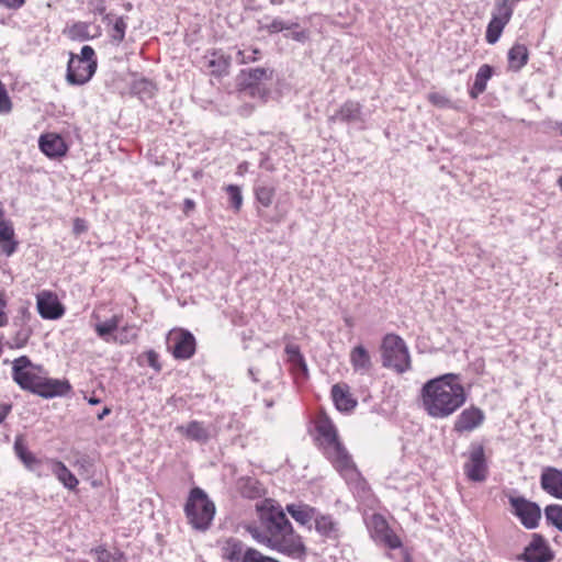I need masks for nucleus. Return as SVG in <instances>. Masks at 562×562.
Instances as JSON below:
<instances>
[{
    "label": "nucleus",
    "mask_w": 562,
    "mask_h": 562,
    "mask_svg": "<svg viewBox=\"0 0 562 562\" xmlns=\"http://www.w3.org/2000/svg\"><path fill=\"white\" fill-rule=\"evenodd\" d=\"M259 525L250 527L249 532L260 543L292 559H302L305 546L292 528L280 505L272 499H263L256 505Z\"/></svg>",
    "instance_id": "nucleus-1"
},
{
    "label": "nucleus",
    "mask_w": 562,
    "mask_h": 562,
    "mask_svg": "<svg viewBox=\"0 0 562 562\" xmlns=\"http://www.w3.org/2000/svg\"><path fill=\"white\" fill-rule=\"evenodd\" d=\"M467 401L459 375L446 373L427 381L420 390L424 411L432 418L442 419L456 413Z\"/></svg>",
    "instance_id": "nucleus-2"
},
{
    "label": "nucleus",
    "mask_w": 562,
    "mask_h": 562,
    "mask_svg": "<svg viewBox=\"0 0 562 562\" xmlns=\"http://www.w3.org/2000/svg\"><path fill=\"white\" fill-rule=\"evenodd\" d=\"M317 430L322 437L324 453L334 468L347 483H360V473L351 456L339 440L335 426L331 423H323Z\"/></svg>",
    "instance_id": "nucleus-3"
},
{
    "label": "nucleus",
    "mask_w": 562,
    "mask_h": 562,
    "mask_svg": "<svg viewBox=\"0 0 562 562\" xmlns=\"http://www.w3.org/2000/svg\"><path fill=\"white\" fill-rule=\"evenodd\" d=\"M184 513L193 529L205 531L214 518L215 505L202 488L194 487L190 491Z\"/></svg>",
    "instance_id": "nucleus-4"
},
{
    "label": "nucleus",
    "mask_w": 562,
    "mask_h": 562,
    "mask_svg": "<svg viewBox=\"0 0 562 562\" xmlns=\"http://www.w3.org/2000/svg\"><path fill=\"white\" fill-rule=\"evenodd\" d=\"M382 364L397 373L411 369V357L405 341L397 335L389 334L382 342Z\"/></svg>",
    "instance_id": "nucleus-5"
},
{
    "label": "nucleus",
    "mask_w": 562,
    "mask_h": 562,
    "mask_svg": "<svg viewBox=\"0 0 562 562\" xmlns=\"http://www.w3.org/2000/svg\"><path fill=\"white\" fill-rule=\"evenodd\" d=\"M97 69L94 50L91 46L85 45L80 55L70 54L67 66V81L70 85H83L88 82Z\"/></svg>",
    "instance_id": "nucleus-6"
},
{
    "label": "nucleus",
    "mask_w": 562,
    "mask_h": 562,
    "mask_svg": "<svg viewBox=\"0 0 562 562\" xmlns=\"http://www.w3.org/2000/svg\"><path fill=\"white\" fill-rule=\"evenodd\" d=\"M43 373H45L44 367L33 363L27 356H21L12 361V380L23 391L33 394Z\"/></svg>",
    "instance_id": "nucleus-7"
},
{
    "label": "nucleus",
    "mask_w": 562,
    "mask_h": 562,
    "mask_svg": "<svg viewBox=\"0 0 562 562\" xmlns=\"http://www.w3.org/2000/svg\"><path fill=\"white\" fill-rule=\"evenodd\" d=\"M222 557L231 562H279L262 555L254 548L245 546L236 538L227 539L222 547Z\"/></svg>",
    "instance_id": "nucleus-8"
},
{
    "label": "nucleus",
    "mask_w": 562,
    "mask_h": 562,
    "mask_svg": "<svg viewBox=\"0 0 562 562\" xmlns=\"http://www.w3.org/2000/svg\"><path fill=\"white\" fill-rule=\"evenodd\" d=\"M513 514L517 516L524 527L535 529L541 518V509L538 504L522 496H509Z\"/></svg>",
    "instance_id": "nucleus-9"
},
{
    "label": "nucleus",
    "mask_w": 562,
    "mask_h": 562,
    "mask_svg": "<svg viewBox=\"0 0 562 562\" xmlns=\"http://www.w3.org/2000/svg\"><path fill=\"white\" fill-rule=\"evenodd\" d=\"M367 525L374 541L380 542L390 549H398L402 547L401 539L390 528L386 519L382 515H372Z\"/></svg>",
    "instance_id": "nucleus-10"
},
{
    "label": "nucleus",
    "mask_w": 562,
    "mask_h": 562,
    "mask_svg": "<svg viewBox=\"0 0 562 562\" xmlns=\"http://www.w3.org/2000/svg\"><path fill=\"white\" fill-rule=\"evenodd\" d=\"M464 474L472 482H484L488 474L484 447L480 443H472L469 451V459L464 463Z\"/></svg>",
    "instance_id": "nucleus-11"
},
{
    "label": "nucleus",
    "mask_w": 562,
    "mask_h": 562,
    "mask_svg": "<svg viewBox=\"0 0 562 562\" xmlns=\"http://www.w3.org/2000/svg\"><path fill=\"white\" fill-rule=\"evenodd\" d=\"M70 391L71 385L68 380L48 378L45 371L33 394L43 398H54L65 396L70 393Z\"/></svg>",
    "instance_id": "nucleus-12"
},
{
    "label": "nucleus",
    "mask_w": 562,
    "mask_h": 562,
    "mask_svg": "<svg viewBox=\"0 0 562 562\" xmlns=\"http://www.w3.org/2000/svg\"><path fill=\"white\" fill-rule=\"evenodd\" d=\"M36 306L44 319H58L65 314V307L50 291H42L36 295Z\"/></svg>",
    "instance_id": "nucleus-13"
},
{
    "label": "nucleus",
    "mask_w": 562,
    "mask_h": 562,
    "mask_svg": "<svg viewBox=\"0 0 562 562\" xmlns=\"http://www.w3.org/2000/svg\"><path fill=\"white\" fill-rule=\"evenodd\" d=\"M172 355L176 359H189L195 351V338L186 330L171 333L169 337Z\"/></svg>",
    "instance_id": "nucleus-14"
},
{
    "label": "nucleus",
    "mask_w": 562,
    "mask_h": 562,
    "mask_svg": "<svg viewBox=\"0 0 562 562\" xmlns=\"http://www.w3.org/2000/svg\"><path fill=\"white\" fill-rule=\"evenodd\" d=\"M484 420V412L476 406H470L458 415L453 423V430L458 434L470 432L479 428Z\"/></svg>",
    "instance_id": "nucleus-15"
},
{
    "label": "nucleus",
    "mask_w": 562,
    "mask_h": 562,
    "mask_svg": "<svg viewBox=\"0 0 562 562\" xmlns=\"http://www.w3.org/2000/svg\"><path fill=\"white\" fill-rule=\"evenodd\" d=\"M518 559L525 562H550L553 559V553L541 536L533 535L531 542Z\"/></svg>",
    "instance_id": "nucleus-16"
},
{
    "label": "nucleus",
    "mask_w": 562,
    "mask_h": 562,
    "mask_svg": "<svg viewBox=\"0 0 562 562\" xmlns=\"http://www.w3.org/2000/svg\"><path fill=\"white\" fill-rule=\"evenodd\" d=\"M14 451L27 470L35 472L38 476L47 475V472L44 471V468H46V459L36 458V456L27 449L20 436L15 438Z\"/></svg>",
    "instance_id": "nucleus-17"
},
{
    "label": "nucleus",
    "mask_w": 562,
    "mask_h": 562,
    "mask_svg": "<svg viewBox=\"0 0 562 562\" xmlns=\"http://www.w3.org/2000/svg\"><path fill=\"white\" fill-rule=\"evenodd\" d=\"M328 121H340L344 123H364L366 117L362 112V105L358 101L348 100L340 105L335 114L328 117Z\"/></svg>",
    "instance_id": "nucleus-18"
},
{
    "label": "nucleus",
    "mask_w": 562,
    "mask_h": 562,
    "mask_svg": "<svg viewBox=\"0 0 562 562\" xmlns=\"http://www.w3.org/2000/svg\"><path fill=\"white\" fill-rule=\"evenodd\" d=\"M40 149L49 158L64 157L68 151V146L64 138L55 133H47L38 139Z\"/></svg>",
    "instance_id": "nucleus-19"
},
{
    "label": "nucleus",
    "mask_w": 562,
    "mask_h": 562,
    "mask_svg": "<svg viewBox=\"0 0 562 562\" xmlns=\"http://www.w3.org/2000/svg\"><path fill=\"white\" fill-rule=\"evenodd\" d=\"M540 485L549 495L562 499V470L546 467L540 476Z\"/></svg>",
    "instance_id": "nucleus-20"
},
{
    "label": "nucleus",
    "mask_w": 562,
    "mask_h": 562,
    "mask_svg": "<svg viewBox=\"0 0 562 562\" xmlns=\"http://www.w3.org/2000/svg\"><path fill=\"white\" fill-rule=\"evenodd\" d=\"M46 469L68 490H75L79 483L71 471L57 459H46Z\"/></svg>",
    "instance_id": "nucleus-21"
},
{
    "label": "nucleus",
    "mask_w": 562,
    "mask_h": 562,
    "mask_svg": "<svg viewBox=\"0 0 562 562\" xmlns=\"http://www.w3.org/2000/svg\"><path fill=\"white\" fill-rule=\"evenodd\" d=\"M331 397L335 406L340 412H350L357 406L347 384H335L331 387Z\"/></svg>",
    "instance_id": "nucleus-22"
},
{
    "label": "nucleus",
    "mask_w": 562,
    "mask_h": 562,
    "mask_svg": "<svg viewBox=\"0 0 562 562\" xmlns=\"http://www.w3.org/2000/svg\"><path fill=\"white\" fill-rule=\"evenodd\" d=\"M349 360L353 371L360 374L369 373L373 366L370 353L362 345L351 349Z\"/></svg>",
    "instance_id": "nucleus-23"
},
{
    "label": "nucleus",
    "mask_w": 562,
    "mask_h": 562,
    "mask_svg": "<svg viewBox=\"0 0 562 562\" xmlns=\"http://www.w3.org/2000/svg\"><path fill=\"white\" fill-rule=\"evenodd\" d=\"M512 16L509 15H501V12L493 11L492 19L487 25L485 38L488 44H495L502 33L504 27L508 24Z\"/></svg>",
    "instance_id": "nucleus-24"
},
{
    "label": "nucleus",
    "mask_w": 562,
    "mask_h": 562,
    "mask_svg": "<svg viewBox=\"0 0 562 562\" xmlns=\"http://www.w3.org/2000/svg\"><path fill=\"white\" fill-rule=\"evenodd\" d=\"M103 20L110 26L109 35L111 40L117 44L122 43L127 27L126 18L108 13Z\"/></svg>",
    "instance_id": "nucleus-25"
},
{
    "label": "nucleus",
    "mask_w": 562,
    "mask_h": 562,
    "mask_svg": "<svg viewBox=\"0 0 562 562\" xmlns=\"http://www.w3.org/2000/svg\"><path fill=\"white\" fill-rule=\"evenodd\" d=\"M316 531L328 539H337L339 537V525L329 515H317L315 517Z\"/></svg>",
    "instance_id": "nucleus-26"
},
{
    "label": "nucleus",
    "mask_w": 562,
    "mask_h": 562,
    "mask_svg": "<svg viewBox=\"0 0 562 562\" xmlns=\"http://www.w3.org/2000/svg\"><path fill=\"white\" fill-rule=\"evenodd\" d=\"M177 430L187 438L198 442L204 443L210 439L209 429L198 420H192L186 426H178Z\"/></svg>",
    "instance_id": "nucleus-27"
},
{
    "label": "nucleus",
    "mask_w": 562,
    "mask_h": 562,
    "mask_svg": "<svg viewBox=\"0 0 562 562\" xmlns=\"http://www.w3.org/2000/svg\"><path fill=\"white\" fill-rule=\"evenodd\" d=\"M529 52L526 45L516 43L508 52V68L519 71L527 63Z\"/></svg>",
    "instance_id": "nucleus-28"
},
{
    "label": "nucleus",
    "mask_w": 562,
    "mask_h": 562,
    "mask_svg": "<svg viewBox=\"0 0 562 562\" xmlns=\"http://www.w3.org/2000/svg\"><path fill=\"white\" fill-rule=\"evenodd\" d=\"M286 510L293 517V519L301 525L310 524L312 520H315V517L317 516L316 509L305 504L288 505Z\"/></svg>",
    "instance_id": "nucleus-29"
},
{
    "label": "nucleus",
    "mask_w": 562,
    "mask_h": 562,
    "mask_svg": "<svg viewBox=\"0 0 562 562\" xmlns=\"http://www.w3.org/2000/svg\"><path fill=\"white\" fill-rule=\"evenodd\" d=\"M493 75V68L490 65H482L474 79V83L470 89L469 93L472 99H476L486 89L487 81Z\"/></svg>",
    "instance_id": "nucleus-30"
},
{
    "label": "nucleus",
    "mask_w": 562,
    "mask_h": 562,
    "mask_svg": "<svg viewBox=\"0 0 562 562\" xmlns=\"http://www.w3.org/2000/svg\"><path fill=\"white\" fill-rule=\"evenodd\" d=\"M256 201L263 207H269L276 195V188L267 181L258 180L254 186Z\"/></svg>",
    "instance_id": "nucleus-31"
},
{
    "label": "nucleus",
    "mask_w": 562,
    "mask_h": 562,
    "mask_svg": "<svg viewBox=\"0 0 562 562\" xmlns=\"http://www.w3.org/2000/svg\"><path fill=\"white\" fill-rule=\"evenodd\" d=\"M121 319H122V316L114 315L110 319H108L103 323L97 324L94 329H95L98 336L108 342L112 341L111 334L113 331L117 330Z\"/></svg>",
    "instance_id": "nucleus-32"
},
{
    "label": "nucleus",
    "mask_w": 562,
    "mask_h": 562,
    "mask_svg": "<svg viewBox=\"0 0 562 562\" xmlns=\"http://www.w3.org/2000/svg\"><path fill=\"white\" fill-rule=\"evenodd\" d=\"M137 327L133 325H126L119 329L117 334L112 336L113 342L121 345L130 344L137 338Z\"/></svg>",
    "instance_id": "nucleus-33"
},
{
    "label": "nucleus",
    "mask_w": 562,
    "mask_h": 562,
    "mask_svg": "<svg viewBox=\"0 0 562 562\" xmlns=\"http://www.w3.org/2000/svg\"><path fill=\"white\" fill-rule=\"evenodd\" d=\"M544 516L549 524L562 531V505L552 504L544 508Z\"/></svg>",
    "instance_id": "nucleus-34"
},
{
    "label": "nucleus",
    "mask_w": 562,
    "mask_h": 562,
    "mask_svg": "<svg viewBox=\"0 0 562 562\" xmlns=\"http://www.w3.org/2000/svg\"><path fill=\"white\" fill-rule=\"evenodd\" d=\"M32 335V329L29 326L21 327L14 336L8 341L10 348H23Z\"/></svg>",
    "instance_id": "nucleus-35"
},
{
    "label": "nucleus",
    "mask_w": 562,
    "mask_h": 562,
    "mask_svg": "<svg viewBox=\"0 0 562 562\" xmlns=\"http://www.w3.org/2000/svg\"><path fill=\"white\" fill-rule=\"evenodd\" d=\"M225 191L228 194L232 207L238 212L243 205V194L240 188L236 184H228L225 188Z\"/></svg>",
    "instance_id": "nucleus-36"
},
{
    "label": "nucleus",
    "mask_w": 562,
    "mask_h": 562,
    "mask_svg": "<svg viewBox=\"0 0 562 562\" xmlns=\"http://www.w3.org/2000/svg\"><path fill=\"white\" fill-rule=\"evenodd\" d=\"M213 57L214 58L210 59L209 61V66L213 68L212 72L217 76L227 74L229 67L228 58L224 57L223 55L216 57L215 54H213Z\"/></svg>",
    "instance_id": "nucleus-37"
},
{
    "label": "nucleus",
    "mask_w": 562,
    "mask_h": 562,
    "mask_svg": "<svg viewBox=\"0 0 562 562\" xmlns=\"http://www.w3.org/2000/svg\"><path fill=\"white\" fill-rule=\"evenodd\" d=\"M13 236V228L5 223L2 204L0 203V240H10Z\"/></svg>",
    "instance_id": "nucleus-38"
},
{
    "label": "nucleus",
    "mask_w": 562,
    "mask_h": 562,
    "mask_svg": "<svg viewBox=\"0 0 562 562\" xmlns=\"http://www.w3.org/2000/svg\"><path fill=\"white\" fill-rule=\"evenodd\" d=\"M427 99L432 105H435L437 108L445 109V108L452 106L451 101L446 95L438 93V92L429 93Z\"/></svg>",
    "instance_id": "nucleus-39"
},
{
    "label": "nucleus",
    "mask_w": 562,
    "mask_h": 562,
    "mask_svg": "<svg viewBox=\"0 0 562 562\" xmlns=\"http://www.w3.org/2000/svg\"><path fill=\"white\" fill-rule=\"evenodd\" d=\"M271 77V74L268 75V70L266 68H252L248 71L249 85L257 83L263 79H268Z\"/></svg>",
    "instance_id": "nucleus-40"
},
{
    "label": "nucleus",
    "mask_w": 562,
    "mask_h": 562,
    "mask_svg": "<svg viewBox=\"0 0 562 562\" xmlns=\"http://www.w3.org/2000/svg\"><path fill=\"white\" fill-rule=\"evenodd\" d=\"M293 26H297L296 23H288L281 19H274L268 26V30L272 33L281 32L283 30H291Z\"/></svg>",
    "instance_id": "nucleus-41"
},
{
    "label": "nucleus",
    "mask_w": 562,
    "mask_h": 562,
    "mask_svg": "<svg viewBox=\"0 0 562 562\" xmlns=\"http://www.w3.org/2000/svg\"><path fill=\"white\" fill-rule=\"evenodd\" d=\"M258 54H259V50L257 48L243 49V50H238V53H237V55L239 56V63H241V64L257 60Z\"/></svg>",
    "instance_id": "nucleus-42"
},
{
    "label": "nucleus",
    "mask_w": 562,
    "mask_h": 562,
    "mask_svg": "<svg viewBox=\"0 0 562 562\" xmlns=\"http://www.w3.org/2000/svg\"><path fill=\"white\" fill-rule=\"evenodd\" d=\"M289 362L291 363L292 370L295 373H301L304 376L307 375V366H306V362H305L303 356H300L299 358L293 359L292 361H289Z\"/></svg>",
    "instance_id": "nucleus-43"
},
{
    "label": "nucleus",
    "mask_w": 562,
    "mask_h": 562,
    "mask_svg": "<svg viewBox=\"0 0 562 562\" xmlns=\"http://www.w3.org/2000/svg\"><path fill=\"white\" fill-rule=\"evenodd\" d=\"M285 352L288 355V361H292L302 356L299 346L292 344L286 345Z\"/></svg>",
    "instance_id": "nucleus-44"
},
{
    "label": "nucleus",
    "mask_w": 562,
    "mask_h": 562,
    "mask_svg": "<svg viewBox=\"0 0 562 562\" xmlns=\"http://www.w3.org/2000/svg\"><path fill=\"white\" fill-rule=\"evenodd\" d=\"M12 405L9 403H0V424H2L7 416L11 413Z\"/></svg>",
    "instance_id": "nucleus-45"
},
{
    "label": "nucleus",
    "mask_w": 562,
    "mask_h": 562,
    "mask_svg": "<svg viewBox=\"0 0 562 562\" xmlns=\"http://www.w3.org/2000/svg\"><path fill=\"white\" fill-rule=\"evenodd\" d=\"M5 243L2 245V252L7 256H11L16 248V244L12 241V238L10 240H4Z\"/></svg>",
    "instance_id": "nucleus-46"
},
{
    "label": "nucleus",
    "mask_w": 562,
    "mask_h": 562,
    "mask_svg": "<svg viewBox=\"0 0 562 562\" xmlns=\"http://www.w3.org/2000/svg\"><path fill=\"white\" fill-rule=\"evenodd\" d=\"M25 0H0V3L10 9H19L24 4Z\"/></svg>",
    "instance_id": "nucleus-47"
},
{
    "label": "nucleus",
    "mask_w": 562,
    "mask_h": 562,
    "mask_svg": "<svg viewBox=\"0 0 562 562\" xmlns=\"http://www.w3.org/2000/svg\"><path fill=\"white\" fill-rule=\"evenodd\" d=\"M95 554L98 562H109L110 553L105 549L101 547L97 548Z\"/></svg>",
    "instance_id": "nucleus-48"
},
{
    "label": "nucleus",
    "mask_w": 562,
    "mask_h": 562,
    "mask_svg": "<svg viewBox=\"0 0 562 562\" xmlns=\"http://www.w3.org/2000/svg\"><path fill=\"white\" fill-rule=\"evenodd\" d=\"M291 37L297 42H305L308 38V33L306 31L302 30V31L293 32Z\"/></svg>",
    "instance_id": "nucleus-49"
},
{
    "label": "nucleus",
    "mask_w": 562,
    "mask_h": 562,
    "mask_svg": "<svg viewBox=\"0 0 562 562\" xmlns=\"http://www.w3.org/2000/svg\"><path fill=\"white\" fill-rule=\"evenodd\" d=\"M7 306H0V327L5 326L8 324V315L5 313Z\"/></svg>",
    "instance_id": "nucleus-50"
},
{
    "label": "nucleus",
    "mask_w": 562,
    "mask_h": 562,
    "mask_svg": "<svg viewBox=\"0 0 562 562\" xmlns=\"http://www.w3.org/2000/svg\"><path fill=\"white\" fill-rule=\"evenodd\" d=\"M83 229H85V226H83V224H82V221H81V220H79V218H77V220L75 221V231H76L77 233H80V232H81V231H83Z\"/></svg>",
    "instance_id": "nucleus-51"
},
{
    "label": "nucleus",
    "mask_w": 562,
    "mask_h": 562,
    "mask_svg": "<svg viewBox=\"0 0 562 562\" xmlns=\"http://www.w3.org/2000/svg\"><path fill=\"white\" fill-rule=\"evenodd\" d=\"M248 373H249V375H250V378L252 379L254 382H258L259 381V379L257 378V374H256V372H255V370L252 368H250L248 370Z\"/></svg>",
    "instance_id": "nucleus-52"
},
{
    "label": "nucleus",
    "mask_w": 562,
    "mask_h": 562,
    "mask_svg": "<svg viewBox=\"0 0 562 562\" xmlns=\"http://www.w3.org/2000/svg\"><path fill=\"white\" fill-rule=\"evenodd\" d=\"M0 306H7V301L3 292L0 291Z\"/></svg>",
    "instance_id": "nucleus-53"
},
{
    "label": "nucleus",
    "mask_w": 562,
    "mask_h": 562,
    "mask_svg": "<svg viewBox=\"0 0 562 562\" xmlns=\"http://www.w3.org/2000/svg\"><path fill=\"white\" fill-rule=\"evenodd\" d=\"M184 203L188 209L194 207V202L190 199H187Z\"/></svg>",
    "instance_id": "nucleus-54"
},
{
    "label": "nucleus",
    "mask_w": 562,
    "mask_h": 562,
    "mask_svg": "<svg viewBox=\"0 0 562 562\" xmlns=\"http://www.w3.org/2000/svg\"><path fill=\"white\" fill-rule=\"evenodd\" d=\"M110 413V408L105 407L103 412L99 415V419H102L105 415Z\"/></svg>",
    "instance_id": "nucleus-55"
},
{
    "label": "nucleus",
    "mask_w": 562,
    "mask_h": 562,
    "mask_svg": "<svg viewBox=\"0 0 562 562\" xmlns=\"http://www.w3.org/2000/svg\"><path fill=\"white\" fill-rule=\"evenodd\" d=\"M272 4H281L283 0H270Z\"/></svg>",
    "instance_id": "nucleus-56"
},
{
    "label": "nucleus",
    "mask_w": 562,
    "mask_h": 562,
    "mask_svg": "<svg viewBox=\"0 0 562 562\" xmlns=\"http://www.w3.org/2000/svg\"><path fill=\"white\" fill-rule=\"evenodd\" d=\"M89 403H90V404H92V405H95V404H98V403H99V400H97V398H91V400H89Z\"/></svg>",
    "instance_id": "nucleus-57"
},
{
    "label": "nucleus",
    "mask_w": 562,
    "mask_h": 562,
    "mask_svg": "<svg viewBox=\"0 0 562 562\" xmlns=\"http://www.w3.org/2000/svg\"><path fill=\"white\" fill-rule=\"evenodd\" d=\"M557 127L560 131V134L562 135V122L558 123Z\"/></svg>",
    "instance_id": "nucleus-58"
},
{
    "label": "nucleus",
    "mask_w": 562,
    "mask_h": 562,
    "mask_svg": "<svg viewBox=\"0 0 562 562\" xmlns=\"http://www.w3.org/2000/svg\"><path fill=\"white\" fill-rule=\"evenodd\" d=\"M276 368L278 371H280L279 363H276Z\"/></svg>",
    "instance_id": "nucleus-59"
}]
</instances>
